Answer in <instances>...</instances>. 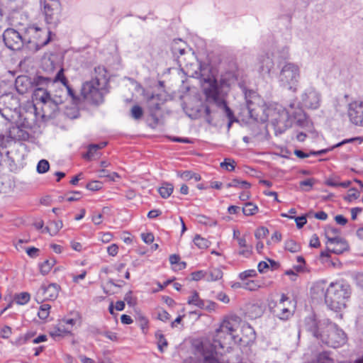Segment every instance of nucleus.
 <instances>
[{"instance_id": "1", "label": "nucleus", "mask_w": 363, "mask_h": 363, "mask_svg": "<svg viewBox=\"0 0 363 363\" xmlns=\"http://www.w3.org/2000/svg\"><path fill=\"white\" fill-rule=\"evenodd\" d=\"M39 32L42 30L34 26L28 28L24 34H21L13 28H7L4 32L3 39L6 46L10 50H19L26 48L35 52L50 41V30L43 32L45 38L42 40L40 39L41 35Z\"/></svg>"}, {"instance_id": "2", "label": "nucleus", "mask_w": 363, "mask_h": 363, "mask_svg": "<svg viewBox=\"0 0 363 363\" xmlns=\"http://www.w3.org/2000/svg\"><path fill=\"white\" fill-rule=\"evenodd\" d=\"M208 86L204 88V94L206 95V103L203 105L204 113L206 114V121L208 123H211L213 118L211 113L215 112L214 106L222 109L229 119L228 123V129L231 127L232 123L237 120L234 117L233 112L228 106L225 101L220 94V86L215 79L209 78L207 81Z\"/></svg>"}, {"instance_id": "3", "label": "nucleus", "mask_w": 363, "mask_h": 363, "mask_svg": "<svg viewBox=\"0 0 363 363\" xmlns=\"http://www.w3.org/2000/svg\"><path fill=\"white\" fill-rule=\"evenodd\" d=\"M291 117L294 118L298 125L301 126L304 125L306 123V116L301 109L290 113L286 108L279 106L272 111L270 113V121L276 133L281 134L291 126Z\"/></svg>"}, {"instance_id": "4", "label": "nucleus", "mask_w": 363, "mask_h": 363, "mask_svg": "<svg viewBox=\"0 0 363 363\" xmlns=\"http://www.w3.org/2000/svg\"><path fill=\"white\" fill-rule=\"evenodd\" d=\"M350 296L348 286L331 283L325 293V302L330 309L338 311L345 308L346 300Z\"/></svg>"}, {"instance_id": "5", "label": "nucleus", "mask_w": 363, "mask_h": 363, "mask_svg": "<svg viewBox=\"0 0 363 363\" xmlns=\"http://www.w3.org/2000/svg\"><path fill=\"white\" fill-rule=\"evenodd\" d=\"M299 78L300 68L298 65L293 62H286L281 69L279 82L283 87L296 92Z\"/></svg>"}, {"instance_id": "6", "label": "nucleus", "mask_w": 363, "mask_h": 363, "mask_svg": "<svg viewBox=\"0 0 363 363\" xmlns=\"http://www.w3.org/2000/svg\"><path fill=\"white\" fill-rule=\"evenodd\" d=\"M319 340L328 346L335 348L346 342L347 336L336 324L329 323L323 328Z\"/></svg>"}, {"instance_id": "7", "label": "nucleus", "mask_w": 363, "mask_h": 363, "mask_svg": "<svg viewBox=\"0 0 363 363\" xmlns=\"http://www.w3.org/2000/svg\"><path fill=\"white\" fill-rule=\"evenodd\" d=\"M108 92L106 87L98 85L90 80L83 83L81 89V96L88 102L99 105L104 101V95Z\"/></svg>"}, {"instance_id": "8", "label": "nucleus", "mask_w": 363, "mask_h": 363, "mask_svg": "<svg viewBox=\"0 0 363 363\" xmlns=\"http://www.w3.org/2000/svg\"><path fill=\"white\" fill-rule=\"evenodd\" d=\"M43 13L46 23L56 27L60 21L61 4L59 0H41Z\"/></svg>"}, {"instance_id": "9", "label": "nucleus", "mask_w": 363, "mask_h": 363, "mask_svg": "<svg viewBox=\"0 0 363 363\" xmlns=\"http://www.w3.org/2000/svg\"><path fill=\"white\" fill-rule=\"evenodd\" d=\"M348 116L353 124L363 126V101H354L350 103Z\"/></svg>"}, {"instance_id": "10", "label": "nucleus", "mask_w": 363, "mask_h": 363, "mask_svg": "<svg viewBox=\"0 0 363 363\" xmlns=\"http://www.w3.org/2000/svg\"><path fill=\"white\" fill-rule=\"evenodd\" d=\"M301 101L306 108L316 109L320 106V95L313 87H309L301 95Z\"/></svg>"}, {"instance_id": "11", "label": "nucleus", "mask_w": 363, "mask_h": 363, "mask_svg": "<svg viewBox=\"0 0 363 363\" xmlns=\"http://www.w3.org/2000/svg\"><path fill=\"white\" fill-rule=\"evenodd\" d=\"M323 325H318V321L314 315H310L305 318L303 323L304 328L310 332L315 337L319 340L322 331L323 330Z\"/></svg>"}, {"instance_id": "12", "label": "nucleus", "mask_w": 363, "mask_h": 363, "mask_svg": "<svg viewBox=\"0 0 363 363\" xmlns=\"http://www.w3.org/2000/svg\"><path fill=\"white\" fill-rule=\"evenodd\" d=\"M60 290V286L57 284H50L48 286L42 285L40 289L38 292V294L40 293L45 296V299L55 300L57 298L59 291Z\"/></svg>"}, {"instance_id": "13", "label": "nucleus", "mask_w": 363, "mask_h": 363, "mask_svg": "<svg viewBox=\"0 0 363 363\" xmlns=\"http://www.w3.org/2000/svg\"><path fill=\"white\" fill-rule=\"evenodd\" d=\"M91 81L96 83L98 85L106 87L108 83V78L107 77V71L103 66H98L94 69V77Z\"/></svg>"}, {"instance_id": "14", "label": "nucleus", "mask_w": 363, "mask_h": 363, "mask_svg": "<svg viewBox=\"0 0 363 363\" xmlns=\"http://www.w3.org/2000/svg\"><path fill=\"white\" fill-rule=\"evenodd\" d=\"M274 61L268 55L262 56L259 59V72L263 74H268L274 68Z\"/></svg>"}, {"instance_id": "15", "label": "nucleus", "mask_w": 363, "mask_h": 363, "mask_svg": "<svg viewBox=\"0 0 363 363\" xmlns=\"http://www.w3.org/2000/svg\"><path fill=\"white\" fill-rule=\"evenodd\" d=\"M245 98L246 104L250 114L252 116V112L255 111V104L259 100L257 93L252 90H244Z\"/></svg>"}, {"instance_id": "16", "label": "nucleus", "mask_w": 363, "mask_h": 363, "mask_svg": "<svg viewBox=\"0 0 363 363\" xmlns=\"http://www.w3.org/2000/svg\"><path fill=\"white\" fill-rule=\"evenodd\" d=\"M186 43L181 39L174 40L172 44V52L179 58L180 62L183 60L182 56L186 52Z\"/></svg>"}, {"instance_id": "17", "label": "nucleus", "mask_w": 363, "mask_h": 363, "mask_svg": "<svg viewBox=\"0 0 363 363\" xmlns=\"http://www.w3.org/2000/svg\"><path fill=\"white\" fill-rule=\"evenodd\" d=\"M9 137L15 140H26L29 133L18 126H13L9 131Z\"/></svg>"}, {"instance_id": "18", "label": "nucleus", "mask_w": 363, "mask_h": 363, "mask_svg": "<svg viewBox=\"0 0 363 363\" xmlns=\"http://www.w3.org/2000/svg\"><path fill=\"white\" fill-rule=\"evenodd\" d=\"M30 84L31 81L26 76H19L15 82L16 89L21 94L26 93Z\"/></svg>"}, {"instance_id": "19", "label": "nucleus", "mask_w": 363, "mask_h": 363, "mask_svg": "<svg viewBox=\"0 0 363 363\" xmlns=\"http://www.w3.org/2000/svg\"><path fill=\"white\" fill-rule=\"evenodd\" d=\"M33 98L43 104L50 103V94L45 88H35L33 91Z\"/></svg>"}, {"instance_id": "20", "label": "nucleus", "mask_w": 363, "mask_h": 363, "mask_svg": "<svg viewBox=\"0 0 363 363\" xmlns=\"http://www.w3.org/2000/svg\"><path fill=\"white\" fill-rule=\"evenodd\" d=\"M242 333L245 335L246 340L242 337L239 338V341L248 344L250 342L255 339V332L254 329L247 323H244L242 325Z\"/></svg>"}, {"instance_id": "21", "label": "nucleus", "mask_w": 363, "mask_h": 363, "mask_svg": "<svg viewBox=\"0 0 363 363\" xmlns=\"http://www.w3.org/2000/svg\"><path fill=\"white\" fill-rule=\"evenodd\" d=\"M50 83H52V78L38 74L35 75L31 81V85L36 88L43 87L46 89Z\"/></svg>"}, {"instance_id": "22", "label": "nucleus", "mask_w": 363, "mask_h": 363, "mask_svg": "<svg viewBox=\"0 0 363 363\" xmlns=\"http://www.w3.org/2000/svg\"><path fill=\"white\" fill-rule=\"evenodd\" d=\"M273 312L276 316L284 320H288L292 315V313L285 307L284 304H277Z\"/></svg>"}, {"instance_id": "23", "label": "nucleus", "mask_w": 363, "mask_h": 363, "mask_svg": "<svg viewBox=\"0 0 363 363\" xmlns=\"http://www.w3.org/2000/svg\"><path fill=\"white\" fill-rule=\"evenodd\" d=\"M62 228V222L61 220H52L49 222L43 232L48 233L50 235H55Z\"/></svg>"}, {"instance_id": "24", "label": "nucleus", "mask_w": 363, "mask_h": 363, "mask_svg": "<svg viewBox=\"0 0 363 363\" xmlns=\"http://www.w3.org/2000/svg\"><path fill=\"white\" fill-rule=\"evenodd\" d=\"M188 304L194 305L199 308H204L206 307V301L201 299L199 293L196 291H194L192 295L189 298Z\"/></svg>"}, {"instance_id": "25", "label": "nucleus", "mask_w": 363, "mask_h": 363, "mask_svg": "<svg viewBox=\"0 0 363 363\" xmlns=\"http://www.w3.org/2000/svg\"><path fill=\"white\" fill-rule=\"evenodd\" d=\"M0 116L7 122H11L16 116V108H0Z\"/></svg>"}, {"instance_id": "26", "label": "nucleus", "mask_w": 363, "mask_h": 363, "mask_svg": "<svg viewBox=\"0 0 363 363\" xmlns=\"http://www.w3.org/2000/svg\"><path fill=\"white\" fill-rule=\"evenodd\" d=\"M174 186L172 184L164 182L162 186L159 188L158 192L163 199L168 198L173 192Z\"/></svg>"}, {"instance_id": "27", "label": "nucleus", "mask_w": 363, "mask_h": 363, "mask_svg": "<svg viewBox=\"0 0 363 363\" xmlns=\"http://www.w3.org/2000/svg\"><path fill=\"white\" fill-rule=\"evenodd\" d=\"M223 277V272L219 268H212L207 272L206 280L208 281H215Z\"/></svg>"}, {"instance_id": "28", "label": "nucleus", "mask_w": 363, "mask_h": 363, "mask_svg": "<svg viewBox=\"0 0 363 363\" xmlns=\"http://www.w3.org/2000/svg\"><path fill=\"white\" fill-rule=\"evenodd\" d=\"M56 264L55 259H46L40 264V271L43 275H45L50 272L52 267Z\"/></svg>"}, {"instance_id": "29", "label": "nucleus", "mask_w": 363, "mask_h": 363, "mask_svg": "<svg viewBox=\"0 0 363 363\" xmlns=\"http://www.w3.org/2000/svg\"><path fill=\"white\" fill-rule=\"evenodd\" d=\"M177 175L186 181L190 180L191 179H194L196 182L201 180V176L199 174L194 173L191 171L178 172Z\"/></svg>"}, {"instance_id": "30", "label": "nucleus", "mask_w": 363, "mask_h": 363, "mask_svg": "<svg viewBox=\"0 0 363 363\" xmlns=\"http://www.w3.org/2000/svg\"><path fill=\"white\" fill-rule=\"evenodd\" d=\"M227 187H236L239 189H247L251 186V184L247 181H240L238 179H233L230 182L227 184Z\"/></svg>"}, {"instance_id": "31", "label": "nucleus", "mask_w": 363, "mask_h": 363, "mask_svg": "<svg viewBox=\"0 0 363 363\" xmlns=\"http://www.w3.org/2000/svg\"><path fill=\"white\" fill-rule=\"evenodd\" d=\"M301 245L292 239L287 240L285 242V250L295 253L301 250Z\"/></svg>"}, {"instance_id": "32", "label": "nucleus", "mask_w": 363, "mask_h": 363, "mask_svg": "<svg viewBox=\"0 0 363 363\" xmlns=\"http://www.w3.org/2000/svg\"><path fill=\"white\" fill-rule=\"evenodd\" d=\"M258 211V207L251 202H247L242 208V212L245 216H252Z\"/></svg>"}, {"instance_id": "33", "label": "nucleus", "mask_w": 363, "mask_h": 363, "mask_svg": "<svg viewBox=\"0 0 363 363\" xmlns=\"http://www.w3.org/2000/svg\"><path fill=\"white\" fill-rule=\"evenodd\" d=\"M30 298V294L28 292H22L18 294H16L14 300L16 303L23 305L29 301Z\"/></svg>"}, {"instance_id": "34", "label": "nucleus", "mask_w": 363, "mask_h": 363, "mask_svg": "<svg viewBox=\"0 0 363 363\" xmlns=\"http://www.w3.org/2000/svg\"><path fill=\"white\" fill-rule=\"evenodd\" d=\"M194 244L200 249H206L209 245V241L199 235H196L194 239Z\"/></svg>"}, {"instance_id": "35", "label": "nucleus", "mask_w": 363, "mask_h": 363, "mask_svg": "<svg viewBox=\"0 0 363 363\" xmlns=\"http://www.w3.org/2000/svg\"><path fill=\"white\" fill-rule=\"evenodd\" d=\"M348 250L347 244H340L339 245H333V247H328V250L332 253L340 255Z\"/></svg>"}, {"instance_id": "36", "label": "nucleus", "mask_w": 363, "mask_h": 363, "mask_svg": "<svg viewBox=\"0 0 363 363\" xmlns=\"http://www.w3.org/2000/svg\"><path fill=\"white\" fill-rule=\"evenodd\" d=\"M155 337H157V339L158 340L157 341L158 349L160 350V351L161 352H163L164 347H167L168 345L167 341L164 338V336L159 331L156 333Z\"/></svg>"}, {"instance_id": "37", "label": "nucleus", "mask_w": 363, "mask_h": 363, "mask_svg": "<svg viewBox=\"0 0 363 363\" xmlns=\"http://www.w3.org/2000/svg\"><path fill=\"white\" fill-rule=\"evenodd\" d=\"M50 306L49 304H43L40 307V310L38 313L39 318L45 320L50 314Z\"/></svg>"}, {"instance_id": "38", "label": "nucleus", "mask_w": 363, "mask_h": 363, "mask_svg": "<svg viewBox=\"0 0 363 363\" xmlns=\"http://www.w3.org/2000/svg\"><path fill=\"white\" fill-rule=\"evenodd\" d=\"M143 115V110L140 106L135 105L131 108L130 116L134 119H135V120L140 119L142 118Z\"/></svg>"}, {"instance_id": "39", "label": "nucleus", "mask_w": 363, "mask_h": 363, "mask_svg": "<svg viewBox=\"0 0 363 363\" xmlns=\"http://www.w3.org/2000/svg\"><path fill=\"white\" fill-rule=\"evenodd\" d=\"M50 169V164L46 160H41L37 164V172L39 174H44Z\"/></svg>"}, {"instance_id": "40", "label": "nucleus", "mask_w": 363, "mask_h": 363, "mask_svg": "<svg viewBox=\"0 0 363 363\" xmlns=\"http://www.w3.org/2000/svg\"><path fill=\"white\" fill-rule=\"evenodd\" d=\"M74 316L71 318H64L62 320V323H65L67 325H70L72 327L76 324L80 325L81 317L78 313H74Z\"/></svg>"}, {"instance_id": "41", "label": "nucleus", "mask_w": 363, "mask_h": 363, "mask_svg": "<svg viewBox=\"0 0 363 363\" xmlns=\"http://www.w3.org/2000/svg\"><path fill=\"white\" fill-rule=\"evenodd\" d=\"M33 335L34 334L31 333H26L24 335L21 336L18 339H16L14 344L17 346H21L23 344H26L33 337Z\"/></svg>"}, {"instance_id": "42", "label": "nucleus", "mask_w": 363, "mask_h": 363, "mask_svg": "<svg viewBox=\"0 0 363 363\" xmlns=\"http://www.w3.org/2000/svg\"><path fill=\"white\" fill-rule=\"evenodd\" d=\"M61 82L63 86H67V79L64 75V70L63 69H60L55 77L52 79V83L57 82Z\"/></svg>"}, {"instance_id": "43", "label": "nucleus", "mask_w": 363, "mask_h": 363, "mask_svg": "<svg viewBox=\"0 0 363 363\" xmlns=\"http://www.w3.org/2000/svg\"><path fill=\"white\" fill-rule=\"evenodd\" d=\"M317 363H334L326 352H321L317 357Z\"/></svg>"}, {"instance_id": "44", "label": "nucleus", "mask_w": 363, "mask_h": 363, "mask_svg": "<svg viewBox=\"0 0 363 363\" xmlns=\"http://www.w3.org/2000/svg\"><path fill=\"white\" fill-rule=\"evenodd\" d=\"M235 161L230 158H225V160L220 163V167L225 168L228 171H233L235 169Z\"/></svg>"}, {"instance_id": "45", "label": "nucleus", "mask_w": 363, "mask_h": 363, "mask_svg": "<svg viewBox=\"0 0 363 363\" xmlns=\"http://www.w3.org/2000/svg\"><path fill=\"white\" fill-rule=\"evenodd\" d=\"M64 102L63 98L60 95L57 96V94L54 95L53 96H50V104L53 105V110L55 111L57 109V106L59 104H62Z\"/></svg>"}, {"instance_id": "46", "label": "nucleus", "mask_w": 363, "mask_h": 363, "mask_svg": "<svg viewBox=\"0 0 363 363\" xmlns=\"http://www.w3.org/2000/svg\"><path fill=\"white\" fill-rule=\"evenodd\" d=\"M191 279L194 281H199L202 279L207 277V272L199 270L194 272L191 274Z\"/></svg>"}, {"instance_id": "47", "label": "nucleus", "mask_w": 363, "mask_h": 363, "mask_svg": "<svg viewBox=\"0 0 363 363\" xmlns=\"http://www.w3.org/2000/svg\"><path fill=\"white\" fill-rule=\"evenodd\" d=\"M257 276V272L255 269H248L241 272L239 274V278L241 280H245L249 277H254Z\"/></svg>"}, {"instance_id": "48", "label": "nucleus", "mask_w": 363, "mask_h": 363, "mask_svg": "<svg viewBox=\"0 0 363 363\" xmlns=\"http://www.w3.org/2000/svg\"><path fill=\"white\" fill-rule=\"evenodd\" d=\"M269 233V230L266 227H259L255 232V237L257 239H262L265 238Z\"/></svg>"}, {"instance_id": "49", "label": "nucleus", "mask_w": 363, "mask_h": 363, "mask_svg": "<svg viewBox=\"0 0 363 363\" xmlns=\"http://www.w3.org/2000/svg\"><path fill=\"white\" fill-rule=\"evenodd\" d=\"M64 86L66 88L67 94L69 96H71L74 104H78L80 101V99H79V97H78L75 95L74 90L68 84V82H67V86Z\"/></svg>"}, {"instance_id": "50", "label": "nucleus", "mask_w": 363, "mask_h": 363, "mask_svg": "<svg viewBox=\"0 0 363 363\" xmlns=\"http://www.w3.org/2000/svg\"><path fill=\"white\" fill-rule=\"evenodd\" d=\"M360 194L357 190L354 188H352L349 190L348 195L345 197V199L348 201H352V200L357 199L359 198Z\"/></svg>"}, {"instance_id": "51", "label": "nucleus", "mask_w": 363, "mask_h": 363, "mask_svg": "<svg viewBox=\"0 0 363 363\" xmlns=\"http://www.w3.org/2000/svg\"><path fill=\"white\" fill-rule=\"evenodd\" d=\"M354 141H359V143H361L362 142V138L361 137H355V138H349V139H345L338 143H337L336 145H333V147H340L345 144H347V143H353Z\"/></svg>"}, {"instance_id": "52", "label": "nucleus", "mask_w": 363, "mask_h": 363, "mask_svg": "<svg viewBox=\"0 0 363 363\" xmlns=\"http://www.w3.org/2000/svg\"><path fill=\"white\" fill-rule=\"evenodd\" d=\"M290 218H294L295 219V221H296V226L298 229L301 228L303 227V225L306 223L307 222V220H306V216H298V217H294V216H291L289 217Z\"/></svg>"}, {"instance_id": "53", "label": "nucleus", "mask_w": 363, "mask_h": 363, "mask_svg": "<svg viewBox=\"0 0 363 363\" xmlns=\"http://www.w3.org/2000/svg\"><path fill=\"white\" fill-rule=\"evenodd\" d=\"M242 287L249 291H255L259 287V285L256 281L251 280L245 282Z\"/></svg>"}, {"instance_id": "54", "label": "nucleus", "mask_w": 363, "mask_h": 363, "mask_svg": "<svg viewBox=\"0 0 363 363\" xmlns=\"http://www.w3.org/2000/svg\"><path fill=\"white\" fill-rule=\"evenodd\" d=\"M86 186L89 190L97 191L101 188L102 184L99 181H92L88 183Z\"/></svg>"}, {"instance_id": "55", "label": "nucleus", "mask_w": 363, "mask_h": 363, "mask_svg": "<svg viewBox=\"0 0 363 363\" xmlns=\"http://www.w3.org/2000/svg\"><path fill=\"white\" fill-rule=\"evenodd\" d=\"M327 244L339 245L340 244H347V242L340 237L328 238Z\"/></svg>"}, {"instance_id": "56", "label": "nucleus", "mask_w": 363, "mask_h": 363, "mask_svg": "<svg viewBox=\"0 0 363 363\" xmlns=\"http://www.w3.org/2000/svg\"><path fill=\"white\" fill-rule=\"evenodd\" d=\"M124 300L130 306H133L136 304V299L134 297H133L131 291H129L125 295Z\"/></svg>"}, {"instance_id": "57", "label": "nucleus", "mask_w": 363, "mask_h": 363, "mask_svg": "<svg viewBox=\"0 0 363 363\" xmlns=\"http://www.w3.org/2000/svg\"><path fill=\"white\" fill-rule=\"evenodd\" d=\"M141 236L143 240L147 244H150L154 241V235L151 233H143Z\"/></svg>"}, {"instance_id": "58", "label": "nucleus", "mask_w": 363, "mask_h": 363, "mask_svg": "<svg viewBox=\"0 0 363 363\" xmlns=\"http://www.w3.org/2000/svg\"><path fill=\"white\" fill-rule=\"evenodd\" d=\"M69 333V330L61 329L60 327L50 333V335L53 337L62 336V333Z\"/></svg>"}, {"instance_id": "59", "label": "nucleus", "mask_w": 363, "mask_h": 363, "mask_svg": "<svg viewBox=\"0 0 363 363\" xmlns=\"http://www.w3.org/2000/svg\"><path fill=\"white\" fill-rule=\"evenodd\" d=\"M157 318L162 321H167L170 318V315L166 311H160L157 313Z\"/></svg>"}, {"instance_id": "60", "label": "nucleus", "mask_w": 363, "mask_h": 363, "mask_svg": "<svg viewBox=\"0 0 363 363\" xmlns=\"http://www.w3.org/2000/svg\"><path fill=\"white\" fill-rule=\"evenodd\" d=\"M118 247L116 244H112L107 247V252L111 256H116L118 253Z\"/></svg>"}, {"instance_id": "61", "label": "nucleus", "mask_w": 363, "mask_h": 363, "mask_svg": "<svg viewBox=\"0 0 363 363\" xmlns=\"http://www.w3.org/2000/svg\"><path fill=\"white\" fill-rule=\"evenodd\" d=\"M309 245L311 247H315V248L320 247V243L318 237L315 234L312 236V238L310 240Z\"/></svg>"}, {"instance_id": "62", "label": "nucleus", "mask_w": 363, "mask_h": 363, "mask_svg": "<svg viewBox=\"0 0 363 363\" xmlns=\"http://www.w3.org/2000/svg\"><path fill=\"white\" fill-rule=\"evenodd\" d=\"M11 334V328L9 326H4L1 330V336L3 338H8Z\"/></svg>"}, {"instance_id": "63", "label": "nucleus", "mask_w": 363, "mask_h": 363, "mask_svg": "<svg viewBox=\"0 0 363 363\" xmlns=\"http://www.w3.org/2000/svg\"><path fill=\"white\" fill-rule=\"evenodd\" d=\"M243 249L239 251V255H243L246 257H248L252 254V247H242Z\"/></svg>"}, {"instance_id": "64", "label": "nucleus", "mask_w": 363, "mask_h": 363, "mask_svg": "<svg viewBox=\"0 0 363 363\" xmlns=\"http://www.w3.org/2000/svg\"><path fill=\"white\" fill-rule=\"evenodd\" d=\"M325 184L330 186L337 187L340 182L335 178H329L325 182Z\"/></svg>"}]
</instances>
